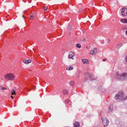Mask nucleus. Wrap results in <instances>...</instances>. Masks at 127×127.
<instances>
[{"label": "nucleus", "mask_w": 127, "mask_h": 127, "mask_svg": "<svg viewBox=\"0 0 127 127\" xmlns=\"http://www.w3.org/2000/svg\"><path fill=\"white\" fill-rule=\"evenodd\" d=\"M85 75L86 77H88L89 79L91 81L95 80V79L93 77L94 76L93 74L91 73L87 72L85 73Z\"/></svg>", "instance_id": "3"}, {"label": "nucleus", "mask_w": 127, "mask_h": 127, "mask_svg": "<svg viewBox=\"0 0 127 127\" xmlns=\"http://www.w3.org/2000/svg\"><path fill=\"white\" fill-rule=\"evenodd\" d=\"M63 93L64 95H66L68 93L67 90L65 89H64L63 90Z\"/></svg>", "instance_id": "15"}, {"label": "nucleus", "mask_w": 127, "mask_h": 127, "mask_svg": "<svg viewBox=\"0 0 127 127\" xmlns=\"http://www.w3.org/2000/svg\"><path fill=\"white\" fill-rule=\"evenodd\" d=\"M32 89L33 90H35V86H32Z\"/></svg>", "instance_id": "25"}, {"label": "nucleus", "mask_w": 127, "mask_h": 127, "mask_svg": "<svg viewBox=\"0 0 127 127\" xmlns=\"http://www.w3.org/2000/svg\"><path fill=\"white\" fill-rule=\"evenodd\" d=\"M120 47H118V48H120Z\"/></svg>", "instance_id": "37"}, {"label": "nucleus", "mask_w": 127, "mask_h": 127, "mask_svg": "<svg viewBox=\"0 0 127 127\" xmlns=\"http://www.w3.org/2000/svg\"><path fill=\"white\" fill-rule=\"evenodd\" d=\"M107 43H109L110 42V39H107Z\"/></svg>", "instance_id": "26"}, {"label": "nucleus", "mask_w": 127, "mask_h": 127, "mask_svg": "<svg viewBox=\"0 0 127 127\" xmlns=\"http://www.w3.org/2000/svg\"><path fill=\"white\" fill-rule=\"evenodd\" d=\"M4 77L6 79L9 80H12L14 79L15 76L12 73L6 74L4 75Z\"/></svg>", "instance_id": "2"}, {"label": "nucleus", "mask_w": 127, "mask_h": 127, "mask_svg": "<svg viewBox=\"0 0 127 127\" xmlns=\"http://www.w3.org/2000/svg\"><path fill=\"white\" fill-rule=\"evenodd\" d=\"M106 60V59H103V61H105Z\"/></svg>", "instance_id": "29"}, {"label": "nucleus", "mask_w": 127, "mask_h": 127, "mask_svg": "<svg viewBox=\"0 0 127 127\" xmlns=\"http://www.w3.org/2000/svg\"><path fill=\"white\" fill-rule=\"evenodd\" d=\"M34 17V16H30V18L31 19H32Z\"/></svg>", "instance_id": "27"}, {"label": "nucleus", "mask_w": 127, "mask_h": 127, "mask_svg": "<svg viewBox=\"0 0 127 127\" xmlns=\"http://www.w3.org/2000/svg\"><path fill=\"white\" fill-rule=\"evenodd\" d=\"M121 13L122 16H126L127 15V8L124 7L122 8L121 10Z\"/></svg>", "instance_id": "6"}, {"label": "nucleus", "mask_w": 127, "mask_h": 127, "mask_svg": "<svg viewBox=\"0 0 127 127\" xmlns=\"http://www.w3.org/2000/svg\"><path fill=\"white\" fill-rule=\"evenodd\" d=\"M90 54L91 55H95L96 54V52H94L93 50H91L90 51Z\"/></svg>", "instance_id": "13"}, {"label": "nucleus", "mask_w": 127, "mask_h": 127, "mask_svg": "<svg viewBox=\"0 0 127 127\" xmlns=\"http://www.w3.org/2000/svg\"><path fill=\"white\" fill-rule=\"evenodd\" d=\"M113 109V107L112 106H110L109 108L108 111L107 112V113H110Z\"/></svg>", "instance_id": "9"}, {"label": "nucleus", "mask_w": 127, "mask_h": 127, "mask_svg": "<svg viewBox=\"0 0 127 127\" xmlns=\"http://www.w3.org/2000/svg\"><path fill=\"white\" fill-rule=\"evenodd\" d=\"M45 83H46V82H45Z\"/></svg>", "instance_id": "40"}, {"label": "nucleus", "mask_w": 127, "mask_h": 127, "mask_svg": "<svg viewBox=\"0 0 127 127\" xmlns=\"http://www.w3.org/2000/svg\"><path fill=\"white\" fill-rule=\"evenodd\" d=\"M69 55L68 56V58L69 59H71L73 60V57L75 56L74 53L71 52H69Z\"/></svg>", "instance_id": "7"}, {"label": "nucleus", "mask_w": 127, "mask_h": 127, "mask_svg": "<svg viewBox=\"0 0 127 127\" xmlns=\"http://www.w3.org/2000/svg\"><path fill=\"white\" fill-rule=\"evenodd\" d=\"M126 62H127V56H126Z\"/></svg>", "instance_id": "32"}, {"label": "nucleus", "mask_w": 127, "mask_h": 127, "mask_svg": "<svg viewBox=\"0 0 127 127\" xmlns=\"http://www.w3.org/2000/svg\"><path fill=\"white\" fill-rule=\"evenodd\" d=\"M101 119L102 121L104 127H107L108 126L109 121L107 118H104L103 119L101 118Z\"/></svg>", "instance_id": "5"}, {"label": "nucleus", "mask_w": 127, "mask_h": 127, "mask_svg": "<svg viewBox=\"0 0 127 127\" xmlns=\"http://www.w3.org/2000/svg\"><path fill=\"white\" fill-rule=\"evenodd\" d=\"M22 17H24V16L23 15H22Z\"/></svg>", "instance_id": "36"}, {"label": "nucleus", "mask_w": 127, "mask_h": 127, "mask_svg": "<svg viewBox=\"0 0 127 127\" xmlns=\"http://www.w3.org/2000/svg\"><path fill=\"white\" fill-rule=\"evenodd\" d=\"M124 97V94L123 91L119 92L117 94L115 97L116 99H119L122 98Z\"/></svg>", "instance_id": "4"}, {"label": "nucleus", "mask_w": 127, "mask_h": 127, "mask_svg": "<svg viewBox=\"0 0 127 127\" xmlns=\"http://www.w3.org/2000/svg\"><path fill=\"white\" fill-rule=\"evenodd\" d=\"M84 10L83 9H81L80 10L79 12L80 13H81Z\"/></svg>", "instance_id": "20"}, {"label": "nucleus", "mask_w": 127, "mask_h": 127, "mask_svg": "<svg viewBox=\"0 0 127 127\" xmlns=\"http://www.w3.org/2000/svg\"><path fill=\"white\" fill-rule=\"evenodd\" d=\"M16 106V105H15L14 106Z\"/></svg>", "instance_id": "41"}, {"label": "nucleus", "mask_w": 127, "mask_h": 127, "mask_svg": "<svg viewBox=\"0 0 127 127\" xmlns=\"http://www.w3.org/2000/svg\"><path fill=\"white\" fill-rule=\"evenodd\" d=\"M1 89L3 90H4L5 89H6V88H5V87H1Z\"/></svg>", "instance_id": "24"}, {"label": "nucleus", "mask_w": 127, "mask_h": 127, "mask_svg": "<svg viewBox=\"0 0 127 127\" xmlns=\"http://www.w3.org/2000/svg\"><path fill=\"white\" fill-rule=\"evenodd\" d=\"M91 116V115H90V114H88V115H87V116L88 117H90Z\"/></svg>", "instance_id": "28"}, {"label": "nucleus", "mask_w": 127, "mask_h": 127, "mask_svg": "<svg viewBox=\"0 0 127 127\" xmlns=\"http://www.w3.org/2000/svg\"><path fill=\"white\" fill-rule=\"evenodd\" d=\"M31 61L30 60H27L26 59H25L23 61V62L26 64H28L31 62Z\"/></svg>", "instance_id": "8"}, {"label": "nucleus", "mask_w": 127, "mask_h": 127, "mask_svg": "<svg viewBox=\"0 0 127 127\" xmlns=\"http://www.w3.org/2000/svg\"><path fill=\"white\" fill-rule=\"evenodd\" d=\"M73 67H72L70 66V67H67L66 68V69L67 70H69L70 69L72 70L73 69Z\"/></svg>", "instance_id": "16"}, {"label": "nucleus", "mask_w": 127, "mask_h": 127, "mask_svg": "<svg viewBox=\"0 0 127 127\" xmlns=\"http://www.w3.org/2000/svg\"><path fill=\"white\" fill-rule=\"evenodd\" d=\"M31 89H29L28 88H27V90L28 91H30V90H31Z\"/></svg>", "instance_id": "30"}, {"label": "nucleus", "mask_w": 127, "mask_h": 127, "mask_svg": "<svg viewBox=\"0 0 127 127\" xmlns=\"http://www.w3.org/2000/svg\"><path fill=\"white\" fill-rule=\"evenodd\" d=\"M70 84L72 86L74 84V82L72 81L70 83Z\"/></svg>", "instance_id": "23"}, {"label": "nucleus", "mask_w": 127, "mask_h": 127, "mask_svg": "<svg viewBox=\"0 0 127 127\" xmlns=\"http://www.w3.org/2000/svg\"><path fill=\"white\" fill-rule=\"evenodd\" d=\"M83 40H82V41H83Z\"/></svg>", "instance_id": "39"}, {"label": "nucleus", "mask_w": 127, "mask_h": 127, "mask_svg": "<svg viewBox=\"0 0 127 127\" xmlns=\"http://www.w3.org/2000/svg\"><path fill=\"white\" fill-rule=\"evenodd\" d=\"M15 102H16V101H15Z\"/></svg>", "instance_id": "38"}, {"label": "nucleus", "mask_w": 127, "mask_h": 127, "mask_svg": "<svg viewBox=\"0 0 127 127\" xmlns=\"http://www.w3.org/2000/svg\"><path fill=\"white\" fill-rule=\"evenodd\" d=\"M93 50L94 51V52H96V53L97 52V49L96 48H94Z\"/></svg>", "instance_id": "18"}, {"label": "nucleus", "mask_w": 127, "mask_h": 127, "mask_svg": "<svg viewBox=\"0 0 127 127\" xmlns=\"http://www.w3.org/2000/svg\"><path fill=\"white\" fill-rule=\"evenodd\" d=\"M43 9L44 11L47 10V7H46L45 6L44 7Z\"/></svg>", "instance_id": "22"}, {"label": "nucleus", "mask_w": 127, "mask_h": 127, "mask_svg": "<svg viewBox=\"0 0 127 127\" xmlns=\"http://www.w3.org/2000/svg\"><path fill=\"white\" fill-rule=\"evenodd\" d=\"M121 21L123 23H127V19H122Z\"/></svg>", "instance_id": "12"}, {"label": "nucleus", "mask_w": 127, "mask_h": 127, "mask_svg": "<svg viewBox=\"0 0 127 127\" xmlns=\"http://www.w3.org/2000/svg\"><path fill=\"white\" fill-rule=\"evenodd\" d=\"M16 88H14L13 89L12 91H11V94L12 95H15V91Z\"/></svg>", "instance_id": "14"}, {"label": "nucleus", "mask_w": 127, "mask_h": 127, "mask_svg": "<svg viewBox=\"0 0 127 127\" xmlns=\"http://www.w3.org/2000/svg\"><path fill=\"white\" fill-rule=\"evenodd\" d=\"M125 34L126 35H127V30L125 32Z\"/></svg>", "instance_id": "31"}, {"label": "nucleus", "mask_w": 127, "mask_h": 127, "mask_svg": "<svg viewBox=\"0 0 127 127\" xmlns=\"http://www.w3.org/2000/svg\"><path fill=\"white\" fill-rule=\"evenodd\" d=\"M82 61L83 62V63L85 64L86 63L87 64H89V61L88 60L85 59H82Z\"/></svg>", "instance_id": "11"}, {"label": "nucleus", "mask_w": 127, "mask_h": 127, "mask_svg": "<svg viewBox=\"0 0 127 127\" xmlns=\"http://www.w3.org/2000/svg\"><path fill=\"white\" fill-rule=\"evenodd\" d=\"M76 47L77 48H80L81 47V46L80 44H77L76 45Z\"/></svg>", "instance_id": "17"}, {"label": "nucleus", "mask_w": 127, "mask_h": 127, "mask_svg": "<svg viewBox=\"0 0 127 127\" xmlns=\"http://www.w3.org/2000/svg\"><path fill=\"white\" fill-rule=\"evenodd\" d=\"M74 127H80V124L79 122H76L74 124Z\"/></svg>", "instance_id": "10"}, {"label": "nucleus", "mask_w": 127, "mask_h": 127, "mask_svg": "<svg viewBox=\"0 0 127 127\" xmlns=\"http://www.w3.org/2000/svg\"><path fill=\"white\" fill-rule=\"evenodd\" d=\"M69 102V101L68 99H67V100H66L65 101V103L66 104H67Z\"/></svg>", "instance_id": "21"}, {"label": "nucleus", "mask_w": 127, "mask_h": 127, "mask_svg": "<svg viewBox=\"0 0 127 127\" xmlns=\"http://www.w3.org/2000/svg\"><path fill=\"white\" fill-rule=\"evenodd\" d=\"M84 40H86V39H85V38H84Z\"/></svg>", "instance_id": "35"}, {"label": "nucleus", "mask_w": 127, "mask_h": 127, "mask_svg": "<svg viewBox=\"0 0 127 127\" xmlns=\"http://www.w3.org/2000/svg\"><path fill=\"white\" fill-rule=\"evenodd\" d=\"M11 97L12 98H14V97L13 96H11Z\"/></svg>", "instance_id": "33"}, {"label": "nucleus", "mask_w": 127, "mask_h": 127, "mask_svg": "<svg viewBox=\"0 0 127 127\" xmlns=\"http://www.w3.org/2000/svg\"><path fill=\"white\" fill-rule=\"evenodd\" d=\"M125 99H127V96L125 98Z\"/></svg>", "instance_id": "34"}, {"label": "nucleus", "mask_w": 127, "mask_h": 127, "mask_svg": "<svg viewBox=\"0 0 127 127\" xmlns=\"http://www.w3.org/2000/svg\"><path fill=\"white\" fill-rule=\"evenodd\" d=\"M116 78L119 80L123 81L127 80V74L126 73H123L122 74H119L118 72L116 73Z\"/></svg>", "instance_id": "1"}, {"label": "nucleus", "mask_w": 127, "mask_h": 127, "mask_svg": "<svg viewBox=\"0 0 127 127\" xmlns=\"http://www.w3.org/2000/svg\"><path fill=\"white\" fill-rule=\"evenodd\" d=\"M71 26H69L67 28V29L68 30H70L71 28Z\"/></svg>", "instance_id": "19"}]
</instances>
